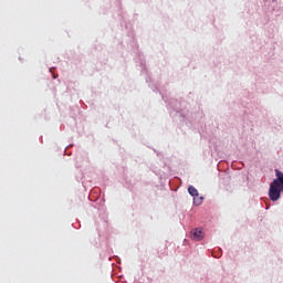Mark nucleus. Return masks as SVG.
Wrapping results in <instances>:
<instances>
[{
	"label": "nucleus",
	"mask_w": 283,
	"mask_h": 283,
	"mask_svg": "<svg viewBox=\"0 0 283 283\" xmlns=\"http://www.w3.org/2000/svg\"><path fill=\"white\" fill-rule=\"evenodd\" d=\"M275 176L276 179L272 181L269 189V197L270 200L273 202H276V200H280V197L282 196L283 191V172L279 169H275Z\"/></svg>",
	"instance_id": "obj_1"
},
{
	"label": "nucleus",
	"mask_w": 283,
	"mask_h": 283,
	"mask_svg": "<svg viewBox=\"0 0 283 283\" xmlns=\"http://www.w3.org/2000/svg\"><path fill=\"white\" fill-rule=\"evenodd\" d=\"M192 240H196L197 242H200L205 238V232L202 229H195L191 231Z\"/></svg>",
	"instance_id": "obj_3"
},
{
	"label": "nucleus",
	"mask_w": 283,
	"mask_h": 283,
	"mask_svg": "<svg viewBox=\"0 0 283 283\" xmlns=\"http://www.w3.org/2000/svg\"><path fill=\"white\" fill-rule=\"evenodd\" d=\"M188 193H190L192 196L195 205H197V206L202 205V197L198 198L199 193H198V189H196V187L189 186Z\"/></svg>",
	"instance_id": "obj_2"
}]
</instances>
